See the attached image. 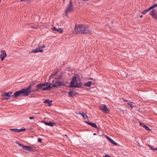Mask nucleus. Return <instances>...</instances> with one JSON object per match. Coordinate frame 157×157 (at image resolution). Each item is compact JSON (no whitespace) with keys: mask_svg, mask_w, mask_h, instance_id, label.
I'll return each instance as SVG.
<instances>
[{"mask_svg":"<svg viewBox=\"0 0 157 157\" xmlns=\"http://www.w3.org/2000/svg\"><path fill=\"white\" fill-rule=\"evenodd\" d=\"M75 30L76 34H78L81 32L83 34H91V31L89 26L85 24H81L77 25L76 24Z\"/></svg>","mask_w":157,"mask_h":157,"instance_id":"1","label":"nucleus"},{"mask_svg":"<svg viewBox=\"0 0 157 157\" xmlns=\"http://www.w3.org/2000/svg\"><path fill=\"white\" fill-rule=\"evenodd\" d=\"M82 86L81 82L80 81L79 82H78L76 76L74 75L72 78L69 87L71 88H81Z\"/></svg>","mask_w":157,"mask_h":157,"instance_id":"2","label":"nucleus"},{"mask_svg":"<svg viewBox=\"0 0 157 157\" xmlns=\"http://www.w3.org/2000/svg\"><path fill=\"white\" fill-rule=\"evenodd\" d=\"M25 94V92L24 90V89H22L21 90L17 91L15 92L13 95H11V98H17L18 96H19L21 95L24 96H27Z\"/></svg>","mask_w":157,"mask_h":157,"instance_id":"3","label":"nucleus"},{"mask_svg":"<svg viewBox=\"0 0 157 157\" xmlns=\"http://www.w3.org/2000/svg\"><path fill=\"white\" fill-rule=\"evenodd\" d=\"M45 46L44 45H42L41 46L40 45H38V47L35 49H32L31 51L29 52V53H36L38 52H42L44 51V50L41 49L42 48H44Z\"/></svg>","mask_w":157,"mask_h":157,"instance_id":"4","label":"nucleus"},{"mask_svg":"<svg viewBox=\"0 0 157 157\" xmlns=\"http://www.w3.org/2000/svg\"><path fill=\"white\" fill-rule=\"evenodd\" d=\"M73 10V5L71 0H70L69 5H68L65 10L67 12H71Z\"/></svg>","mask_w":157,"mask_h":157,"instance_id":"5","label":"nucleus"},{"mask_svg":"<svg viewBox=\"0 0 157 157\" xmlns=\"http://www.w3.org/2000/svg\"><path fill=\"white\" fill-rule=\"evenodd\" d=\"M12 94V93L10 92L4 93H2L1 94V95L2 97H3V98L4 99L7 100L10 98V97H11V95H10Z\"/></svg>","mask_w":157,"mask_h":157,"instance_id":"6","label":"nucleus"},{"mask_svg":"<svg viewBox=\"0 0 157 157\" xmlns=\"http://www.w3.org/2000/svg\"><path fill=\"white\" fill-rule=\"evenodd\" d=\"M100 109L102 112L106 113H109L110 111L109 109L107 107L105 104L103 105L102 106L100 107Z\"/></svg>","mask_w":157,"mask_h":157,"instance_id":"7","label":"nucleus"},{"mask_svg":"<svg viewBox=\"0 0 157 157\" xmlns=\"http://www.w3.org/2000/svg\"><path fill=\"white\" fill-rule=\"evenodd\" d=\"M32 88V87H31V86L29 85V86L28 87V88L24 89V90H25V95H26L27 96H28L32 92L35 91V90H31V89Z\"/></svg>","mask_w":157,"mask_h":157,"instance_id":"8","label":"nucleus"},{"mask_svg":"<svg viewBox=\"0 0 157 157\" xmlns=\"http://www.w3.org/2000/svg\"><path fill=\"white\" fill-rule=\"evenodd\" d=\"M152 17L155 19L157 20V12L156 11V10H155L153 9L149 13Z\"/></svg>","mask_w":157,"mask_h":157,"instance_id":"9","label":"nucleus"},{"mask_svg":"<svg viewBox=\"0 0 157 157\" xmlns=\"http://www.w3.org/2000/svg\"><path fill=\"white\" fill-rule=\"evenodd\" d=\"M1 53L0 54V58L2 61L6 56V54L5 50H2L1 51Z\"/></svg>","mask_w":157,"mask_h":157,"instance_id":"10","label":"nucleus"},{"mask_svg":"<svg viewBox=\"0 0 157 157\" xmlns=\"http://www.w3.org/2000/svg\"><path fill=\"white\" fill-rule=\"evenodd\" d=\"M55 83L57 86V88L58 86H64L65 85V83L64 82L60 81L59 80L55 82Z\"/></svg>","mask_w":157,"mask_h":157,"instance_id":"11","label":"nucleus"},{"mask_svg":"<svg viewBox=\"0 0 157 157\" xmlns=\"http://www.w3.org/2000/svg\"><path fill=\"white\" fill-rule=\"evenodd\" d=\"M10 130L12 131L15 132H20L22 131H24L25 130V128L24 127L20 128V129H17V128H14V129H10Z\"/></svg>","mask_w":157,"mask_h":157,"instance_id":"12","label":"nucleus"},{"mask_svg":"<svg viewBox=\"0 0 157 157\" xmlns=\"http://www.w3.org/2000/svg\"><path fill=\"white\" fill-rule=\"evenodd\" d=\"M85 122L88 124L89 125L94 127V128H98V127H97V126L96 125V124L95 123H93V122H90V121H86Z\"/></svg>","mask_w":157,"mask_h":157,"instance_id":"13","label":"nucleus"},{"mask_svg":"<svg viewBox=\"0 0 157 157\" xmlns=\"http://www.w3.org/2000/svg\"><path fill=\"white\" fill-rule=\"evenodd\" d=\"M77 92L75 91H70L68 93L69 96L73 97L77 94Z\"/></svg>","mask_w":157,"mask_h":157,"instance_id":"14","label":"nucleus"},{"mask_svg":"<svg viewBox=\"0 0 157 157\" xmlns=\"http://www.w3.org/2000/svg\"><path fill=\"white\" fill-rule=\"evenodd\" d=\"M42 122H44L45 124L46 125H48L50 126H53L54 125L56 124L55 123H52L51 122H48L45 121H43Z\"/></svg>","mask_w":157,"mask_h":157,"instance_id":"15","label":"nucleus"},{"mask_svg":"<svg viewBox=\"0 0 157 157\" xmlns=\"http://www.w3.org/2000/svg\"><path fill=\"white\" fill-rule=\"evenodd\" d=\"M43 86H42V83L38 84L36 85V89L35 90V91H39V90H40L41 89L42 90V89L43 88V87H42Z\"/></svg>","mask_w":157,"mask_h":157,"instance_id":"16","label":"nucleus"},{"mask_svg":"<svg viewBox=\"0 0 157 157\" xmlns=\"http://www.w3.org/2000/svg\"><path fill=\"white\" fill-rule=\"evenodd\" d=\"M52 29L54 31H56L59 33H62L63 32V30L61 28L57 29L55 27H53Z\"/></svg>","mask_w":157,"mask_h":157,"instance_id":"17","label":"nucleus"},{"mask_svg":"<svg viewBox=\"0 0 157 157\" xmlns=\"http://www.w3.org/2000/svg\"><path fill=\"white\" fill-rule=\"evenodd\" d=\"M24 149L28 150L32 152H34L35 151V150L34 149H33L30 146H26L25 147V148Z\"/></svg>","mask_w":157,"mask_h":157,"instance_id":"18","label":"nucleus"},{"mask_svg":"<svg viewBox=\"0 0 157 157\" xmlns=\"http://www.w3.org/2000/svg\"><path fill=\"white\" fill-rule=\"evenodd\" d=\"M140 125L142 127H144L147 131H150L151 130V129L149 128L148 127L145 125L143 123L140 122Z\"/></svg>","mask_w":157,"mask_h":157,"instance_id":"19","label":"nucleus"},{"mask_svg":"<svg viewBox=\"0 0 157 157\" xmlns=\"http://www.w3.org/2000/svg\"><path fill=\"white\" fill-rule=\"evenodd\" d=\"M78 114L81 115L84 119H88V117L86 114L84 113V112H82V113L79 112Z\"/></svg>","mask_w":157,"mask_h":157,"instance_id":"20","label":"nucleus"},{"mask_svg":"<svg viewBox=\"0 0 157 157\" xmlns=\"http://www.w3.org/2000/svg\"><path fill=\"white\" fill-rule=\"evenodd\" d=\"M52 101V100H50L49 99H47L44 101V102L46 103H48L49 106H51L52 104L51 103Z\"/></svg>","mask_w":157,"mask_h":157,"instance_id":"21","label":"nucleus"},{"mask_svg":"<svg viewBox=\"0 0 157 157\" xmlns=\"http://www.w3.org/2000/svg\"><path fill=\"white\" fill-rule=\"evenodd\" d=\"M93 83L92 82L90 81L85 83L84 85L86 86L90 87L91 85L93 84Z\"/></svg>","mask_w":157,"mask_h":157,"instance_id":"22","label":"nucleus"},{"mask_svg":"<svg viewBox=\"0 0 157 157\" xmlns=\"http://www.w3.org/2000/svg\"><path fill=\"white\" fill-rule=\"evenodd\" d=\"M15 143L17 144H18V145L21 147L23 149H24V148H25V145H24L23 144H21V143H19L17 141H16V142H15Z\"/></svg>","mask_w":157,"mask_h":157,"instance_id":"23","label":"nucleus"},{"mask_svg":"<svg viewBox=\"0 0 157 157\" xmlns=\"http://www.w3.org/2000/svg\"><path fill=\"white\" fill-rule=\"evenodd\" d=\"M110 142L111 143L113 144V145H118V144L116 143V142H115L114 141V140H112V139H111L110 140Z\"/></svg>","mask_w":157,"mask_h":157,"instance_id":"24","label":"nucleus"},{"mask_svg":"<svg viewBox=\"0 0 157 157\" xmlns=\"http://www.w3.org/2000/svg\"><path fill=\"white\" fill-rule=\"evenodd\" d=\"M133 102H130L127 103V104L132 109L133 107V106L132 105Z\"/></svg>","mask_w":157,"mask_h":157,"instance_id":"25","label":"nucleus"},{"mask_svg":"<svg viewBox=\"0 0 157 157\" xmlns=\"http://www.w3.org/2000/svg\"><path fill=\"white\" fill-rule=\"evenodd\" d=\"M148 11H149V10H148V9H146L144 10L142 12V13L144 15H145V14Z\"/></svg>","mask_w":157,"mask_h":157,"instance_id":"26","label":"nucleus"},{"mask_svg":"<svg viewBox=\"0 0 157 157\" xmlns=\"http://www.w3.org/2000/svg\"><path fill=\"white\" fill-rule=\"evenodd\" d=\"M51 84H52V83H50L49 85H48L47 87L48 88V90H50L52 89V87H51Z\"/></svg>","mask_w":157,"mask_h":157,"instance_id":"27","label":"nucleus"},{"mask_svg":"<svg viewBox=\"0 0 157 157\" xmlns=\"http://www.w3.org/2000/svg\"><path fill=\"white\" fill-rule=\"evenodd\" d=\"M48 84V82H45L43 83H42V86H47Z\"/></svg>","mask_w":157,"mask_h":157,"instance_id":"28","label":"nucleus"},{"mask_svg":"<svg viewBox=\"0 0 157 157\" xmlns=\"http://www.w3.org/2000/svg\"><path fill=\"white\" fill-rule=\"evenodd\" d=\"M51 87H52V89L53 88V87H57V86L56 85V84L55 83L54 84H51Z\"/></svg>","mask_w":157,"mask_h":157,"instance_id":"29","label":"nucleus"},{"mask_svg":"<svg viewBox=\"0 0 157 157\" xmlns=\"http://www.w3.org/2000/svg\"><path fill=\"white\" fill-rule=\"evenodd\" d=\"M42 90L44 91V90H48V88L47 86L45 87H43V88Z\"/></svg>","mask_w":157,"mask_h":157,"instance_id":"30","label":"nucleus"},{"mask_svg":"<svg viewBox=\"0 0 157 157\" xmlns=\"http://www.w3.org/2000/svg\"><path fill=\"white\" fill-rule=\"evenodd\" d=\"M35 82L34 81L32 82L31 84H30V86H31V87H32L33 86L34 84H35Z\"/></svg>","mask_w":157,"mask_h":157,"instance_id":"31","label":"nucleus"},{"mask_svg":"<svg viewBox=\"0 0 157 157\" xmlns=\"http://www.w3.org/2000/svg\"><path fill=\"white\" fill-rule=\"evenodd\" d=\"M106 138L109 141H110L112 139L110 137H109V136H106Z\"/></svg>","mask_w":157,"mask_h":157,"instance_id":"32","label":"nucleus"},{"mask_svg":"<svg viewBox=\"0 0 157 157\" xmlns=\"http://www.w3.org/2000/svg\"><path fill=\"white\" fill-rule=\"evenodd\" d=\"M38 142L39 143H41L42 142V139L40 138H38Z\"/></svg>","mask_w":157,"mask_h":157,"instance_id":"33","label":"nucleus"},{"mask_svg":"<svg viewBox=\"0 0 157 157\" xmlns=\"http://www.w3.org/2000/svg\"><path fill=\"white\" fill-rule=\"evenodd\" d=\"M154 7L153 6H151L149 8H148V10H149V11H150V10H151V9H153Z\"/></svg>","mask_w":157,"mask_h":157,"instance_id":"34","label":"nucleus"},{"mask_svg":"<svg viewBox=\"0 0 157 157\" xmlns=\"http://www.w3.org/2000/svg\"><path fill=\"white\" fill-rule=\"evenodd\" d=\"M153 6L154 8L157 6V3H154L152 5Z\"/></svg>","mask_w":157,"mask_h":157,"instance_id":"35","label":"nucleus"},{"mask_svg":"<svg viewBox=\"0 0 157 157\" xmlns=\"http://www.w3.org/2000/svg\"><path fill=\"white\" fill-rule=\"evenodd\" d=\"M33 0H26V2H27L28 3H29Z\"/></svg>","mask_w":157,"mask_h":157,"instance_id":"36","label":"nucleus"},{"mask_svg":"<svg viewBox=\"0 0 157 157\" xmlns=\"http://www.w3.org/2000/svg\"><path fill=\"white\" fill-rule=\"evenodd\" d=\"M56 73H55L54 74H52L51 76H50V78H49L50 79L51 78H52V77H53V75H56Z\"/></svg>","mask_w":157,"mask_h":157,"instance_id":"37","label":"nucleus"},{"mask_svg":"<svg viewBox=\"0 0 157 157\" xmlns=\"http://www.w3.org/2000/svg\"><path fill=\"white\" fill-rule=\"evenodd\" d=\"M104 157H111V156L109 155L105 154L104 156Z\"/></svg>","mask_w":157,"mask_h":157,"instance_id":"38","label":"nucleus"},{"mask_svg":"<svg viewBox=\"0 0 157 157\" xmlns=\"http://www.w3.org/2000/svg\"><path fill=\"white\" fill-rule=\"evenodd\" d=\"M148 146H149V147L150 148V149L151 150H154V148H153V147H151V146H150V145H148Z\"/></svg>","mask_w":157,"mask_h":157,"instance_id":"39","label":"nucleus"},{"mask_svg":"<svg viewBox=\"0 0 157 157\" xmlns=\"http://www.w3.org/2000/svg\"><path fill=\"white\" fill-rule=\"evenodd\" d=\"M29 118L30 119V120H33V119H34V117H30Z\"/></svg>","mask_w":157,"mask_h":157,"instance_id":"40","label":"nucleus"},{"mask_svg":"<svg viewBox=\"0 0 157 157\" xmlns=\"http://www.w3.org/2000/svg\"><path fill=\"white\" fill-rule=\"evenodd\" d=\"M135 144L137 145H140V144H139V143L138 142H136V143H135Z\"/></svg>","mask_w":157,"mask_h":157,"instance_id":"41","label":"nucleus"},{"mask_svg":"<svg viewBox=\"0 0 157 157\" xmlns=\"http://www.w3.org/2000/svg\"><path fill=\"white\" fill-rule=\"evenodd\" d=\"M65 15L67 16H68V12H65Z\"/></svg>","mask_w":157,"mask_h":157,"instance_id":"42","label":"nucleus"},{"mask_svg":"<svg viewBox=\"0 0 157 157\" xmlns=\"http://www.w3.org/2000/svg\"><path fill=\"white\" fill-rule=\"evenodd\" d=\"M20 1L21 2H22V1H25V2H26V0H21Z\"/></svg>","mask_w":157,"mask_h":157,"instance_id":"43","label":"nucleus"},{"mask_svg":"<svg viewBox=\"0 0 157 157\" xmlns=\"http://www.w3.org/2000/svg\"><path fill=\"white\" fill-rule=\"evenodd\" d=\"M128 101L127 100H126L124 99L123 100V101H124V102H126V101Z\"/></svg>","mask_w":157,"mask_h":157,"instance_id":"44","label":"nucleus"},{"mask_svg":"<svg viewBox=\"0 0 157 157\" xmlns=\"http://www.w3.org/2000/svg\"><path fill=\"white\" fill-rule=\"evenodd\" d=\"M93 135H97V134L96 133H93Z\"/></svg>","mask_w":157,"mask_h":157,"instance_id":"45","label":"nucleus"},{"mask_svg":"<svg viewBox=\"0 0 157 157\" xmlns=\"http://www.w3.org/2000/svg\"><path fill=\"white\" fill-rule=\"evenodd\" d=\"M140 18H142L143 17V15H141V16H140Z\"/></svg>","mask_w":157,"mask_h":157,"instance_id":"46","label":"nucleus"},{"mask_svg":"<svg viewBox=\"0 0 157 157\" xmlns=\"http://www.w3.org/2000/svg\"><path fill=\"white\" fill-rule=\"evenodd\" d=\"M65 136L67 137V138H68V137L67 135H65Z\"/></svg>","mask_w":157,"mask_h":157,"instance_id":"47","label":"nucleus"},{"mask_svg":"<svg viewBox=\"0 0 157 157\" xmlns=\"http://www.w3.org/2000/svg\"><path fill=\"white\" fill-rule=\"evenodd\" d=\"M154 150H157V148H155L154 149Z\"/></svg>","mask_w":157,"mask_h":157,"instance_id":"48","label":"nucleus"},{"mask_svg":"<svg viewBox=\"0 0 157 157\" xmlns=\"http://www.w3.org/2000/svg\"><path fill=\"white\" fill-rule=\"evenodd\" d=\"M83 0L84 1H87L88 0Z\"/></svg>","mask_w":157,"mask_h":157,"instance_id":"49","label":"nucleus"},{"mask_svg":"<svg viewBox=\"0 0 157 157\" xmlns=\"http://www.w3.org/2000/svg\"><path fill=\"white\" fill-rule=\"evenodd\" d=\"M61 78V77L60 76V77H59V78Z\"/></svg>","mask_w":157,"mask_h":157,"instance_id":"50","label":"nucleus"},{"mask_svg":"<svg viewBox=\"0 0 157 157\" xmlns=\"http://www.w3.org/2000/svg\"><path fill=\"white\" fill-rule=\"evenodd\" d=\"M64 1H65V0H63Z\"/></svg>","mask_w":157,"mask_h":157,"instance_id":"51","label":"nucleus"}]
</instances>
